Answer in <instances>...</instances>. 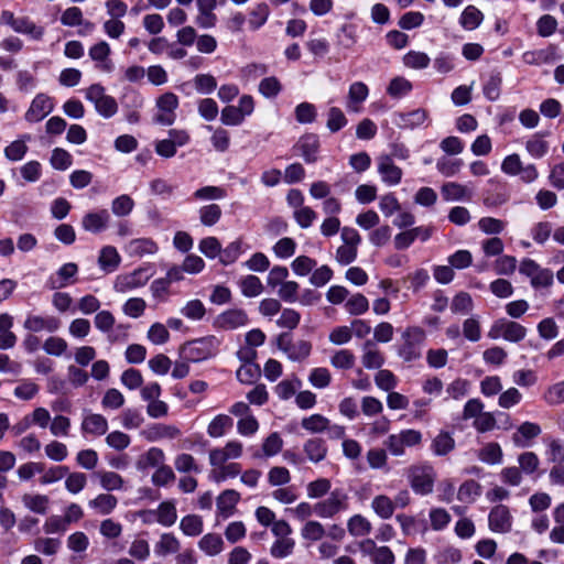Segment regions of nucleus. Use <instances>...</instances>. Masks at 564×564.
<instances>
[{
	"instance_id": "60",
	"label": "nucleus",
	"mask_w": 564,
	"mask_h": 564,
	"mask_svg": "<svg viewBox=\"0 0 564 564\" xmlns=\"http://www.w3.org/2000/svg\"><path fill=\"white\" fill-rule=\"evenodd\" d=\"M147 303L141 297H130L122 305V312L124 315L131 318H139L144 314Z\"/></svg>"
},
{
	"instance_id": "39",
	"label": "nucleus",
	"mask_w": 564,
	"mask_h": 564,
	"mask_svg": "<svg viewBox=\"0 0 564 564\" xmlns=\"http://www.w3.org/2000/svg\"><path fill=\"white\" fill-rule=\"evenodd\" d=\"M199 547L207 555L214 556L223 551L224 541L217 533H207L199 541Z\"/></svg>"
},
{
	"instance_id": "55",
	"label": "nucleus",
	"mask_w": 564,
	"mask_h": 564,
	"mask_svg": "<svg viewBox=\"0 0 564 564\" xmlns=\"http://www.w3.org/2000/svg\"><path fill=\"white\" fill-rule=\"evenodd\" d=\"M412 90V84L404 77L398 76L391 79L387 93L392 98H401Z\"/></svg>"
},
{
	"instance_id": "23",
	"label": "nucleus",
	"mask_w": 564,
	"mask_h": 564,
	"mask_svg": "<svg viewBox=\"0 0 564 564\" xmlns=\"http://www.w3.org/2000/svg\"><path fill=\"white\" fill-rule=\"evenodd\" d=\"M165 455L164 452L161 448L158 447H151L148 449L144 454H142L137 463L135 466L138 470H147L149 468H159L164 464Z\"/></svg>"
},
{
	"instance_id": "49",
	"label": "nucleus",
	"mask_w": 564,
	"mask_h": 564,
	"mask_svg": "<svg viewBox=\"0 0 564 564\" xmlns=\"http://www.w3.org/2000/svg\"><path fill=\"white\" fill-rule=\"evenodd\" d=\"M133 208L134 200L127 194H122L111 202V212L117 217L130 215Z\"/></svg>"
},
{
	"instance_id": "63",
	"label": "nucleus",
	"mask_w": 564,
	"mask_h": 564,
	"mask_svg": "<svg viewBox=\"0 0 564 564\" xmlns=\"http://www.w3.org/2000/svg\"><path fill=\"white\" fill-rule=\"evenodd\" d=\"M356 42V28L352 24L341 25L337 33V44L344 48H351Z\"/></svg>"
},
{
	"instance_id": "58",
	"label": "nucleus",
	"mask_w": 564,
	"mask_h": 564,
	"mask_svg": "<svg viewBox=\"0 0 564 564\" xmlns=\"http://www.w3.org/2000/svg\"><path fill=\"white\" fill-rule=\"evenodd\" d=\"M181 313L188 319L200 321L206 314V308L200 300H191L182 307Z\"/></svg>"
},
{
	"instance_id": "28",
	"label": "nucleus",
	"mask_w": 564,
	"mask_h": 564,
	"mask_svg": "<svg viewBox=\"0 0 564 564\" xmlns=\"http://www.w3.org/2000/svg\"><path fill=\"white\" fill-rule=\"evenodd\" d=\"M511 522L510 511L503 505L496 506L489 513L490 529H508L511 527Z\"/></svg>"
},
{
	"instance_id": "48",
	"label": "nucleus",
	"mask_w": 564,
	"mask_h": 564,
	"mask_svg": "<svg viewBox=\"0 0 564 564\" xmlns=\"http://www.w3.org/2000/svg\"><path fill=\"white\" fill-rule=\"evenodd\" d=\"M260 373H261V370L257 364L245 362L237 370L236 376H237V379L242 384H252L260 377Z\"/></svg>"
},
{
	"instance_id": "1",
	"label": "nucleus",
	"mask_w": 564,
	"mask_h": 564,
	"mask_svg": "<svg viewBox=\"0 0 564 564\" xmlns=\"http://www.w3.org/2000/svg\"><path fill=\"white\" fill-rule=\"evenodd\" d=\"M403 343L398 355L405 361L411 362L421 357V346L425 340V332L417 326L408 327L402 334Z\"/></svg>"
},
{
	"instance_id": "24",
	"label": "nucleus",
	"mask_w": 564,
	"mask_h": 564,
	"mask_svg": "<svg viewBox=\"0 0 564 564\" xmlns=\"http://www.w3.org/2000/svg\"><path fill=\"white\" fill-rule=\"evenodd\" d=\"M145 438L150 442H155L162 438L173 440L181 435V431L175 425L167 424H153L143 432Z\"/></svg>"
},
{
	"instance_id": "12",
	"label": "nucleus",
	"mask_w": 564,
	"mask_h": 564,
	"mask_svg": "<svg viewBox=\"0 0 564 564\" xmlns=\"http://www.w3.org/2000/svg\"><path fill=\"white\" fill-rule=\"evenodd\" d=\"M347 505V496L341 490H334L329 497L315 506V512L319 517H332L345 509Z\"/></svg>"
},
{
	"instance_id": "38",
	"label": "nucleus",
	"mask_w": 564,
	"mask_h": 564,
	"mask_svg": "<svg viewBox=\"0 0 564 564\" xmlns=\"http://www.w3.org/2000/svg\"><path fill=\"white\" fill-rule=\"evenodd\" d=\"M61 23L65 26H78L85 24L91 29L93 23L84 20L83 11L78 7H69L61 15Z\"/></svg>"
},
{
	"instance_id": "7",
	"label": "nucleus",
	"mask_w": 564,
	"mask_h": 564,
	"mask_svg": "<svg viewBox=\"0 0 564 564\" xmlns=\"http://www.w3.org/2000/svg\"><path fill=\"white\" fill-rule=\"evenodd\" d=\"M86 98L95 105L98 113L105 118H110L118 111L116 99L106 95L105 88L99 84H94L87 88Z\"/></svg>"
},
{
	"instance_id": "40",
	"label": "nucleus",
	"mask_w": 564,
	"mask_h": 564,
	"mask_svg": "<svg viewBox=\"0 0 564 564\" xmlns=\"http://www.w3.org/2000/svg\"><path fill=\"white\" fill-rule=\"evenodd\" d=\"M206 129L213 132L210 137L213 148L217 152H226L230 147V133L224 128L214 129L212 126H207Z\"/></svg>"
},
{
	"instance_id": "62",
	"label": "nucleus",
	"mask_w": 564,
	"mask_h": 564,
	"mask_svg": "<svg viewBox=\"0 0 564 564\" xmlns=\"http://www.w3.org/2000/svg\"><path fill=\"white\" fill-rule=\"evenodd\" d=\"M68 348L67 341L57 336H51L44 340L43 349L47 355L59 357Z\"/></svg>"
},
{
	"instance_id": "64",
	"label": "nucleus",
	"mask_w": 564,
	"mask_h": 564,
	"mask_svg": "<svg viewBox=\"0 0 564 564\" xmlns=\"http://www.w3.org/2000/svg\"><path fill=\"white\" fill-rule=\"evenodd\" d=\"M543 399L550 405L564 403V381L550 386L544 392Z\"/></svg>"
},
{
	"instance_id": "25",
	"label": "nucleus",
	"mask_w": 564,
	"mask_h": 564,
	"mask_svg": "<svg viewBox=\"0 0 564 564\" xmlns=\"http://www.w3.org/2000/svg\"><path fill=\"white\" fill-rule=\"evenodd\" d=\"M276 535L275 542L271 546V555L275 558H284L289 556L294 549L295 542L288 534H281L284 531H273ZM290 533L291 531H285Z\"/></svg>"
},
{
	"instance_id": "14",
	"label": "nucleus",
	"mask_w": 564,
	"mask_h": 564,
	"mask_svg": "<svg viewBox=\"0 0 564 564\" xmlns=\"http://www.w3.org/2000/svg\"><path fill=\"white\" fill-rule=\"evenodd\" d=\"M242 444L238 441H230L221 448H214L209 452L212 466L224 465L229 459L239 458L242 455Z\"/></svg>"
},
{
	"instance_id": "27",
	"label": "nucleus",
	"mask_w": 564,
	"mask_h": 564,
	"mask_svg": "<svg viewBox=\"0 0 564 564\" xmlns=\"http://www.w3.org/2000/svg\"><path fill=\"white\" fill-rule=\"evenodd\" d=\"M455 448V440L447 431H441L431 443V449L436 456H445Z\"/></svg>"
},
{
	"instance_id": "10",
	"label": "nucleus",
	"mask_w": 564,
	"mask_h": 564,
	"mask_svg": "<svg viewBox=\"0 0 564 564\" xmlns=\"http://www.w3.org/2000/svg\"><path fill=\"white\" fill-rule=\"evenodd\" d=\"M159 113L154 117V122L161 126H171L176 119L175 110L178 107V98L173 93H165L156 100Z\"/></svg>"
},
{
	"instance_id": "5",
	"label": "nucleus",
	"mask_w": 564,
	"mask_h": 564,
	"mask_svg": "<svg viewBox=\"0 0 564 564\" xmlns=\"http://www.w3.org/2000/svg\"><path fill=\"white\" fill-rule=\"evenodd\" d=\"M487 335L491 339L502 337L505 340L519 343L525 337L527 328L517 322L499 318L490 326Z\"/></svg>"
},
{
	"instance_id": "36",
	"label": "nucleus",
	"mask_w": 564,
	"mask_h": 564,
	"mask_svg": "<svg viewBox=\"0 0 564 564\" xmlns=\"http://www.w3.org/2000/svg\"><path fill=\"white\" fill-rule=\"evenodd\" d=\"M399 118L400 120L398 124L401 128L414 129L416 127L422 126L425 122V120L427 119V112L424 109H415L408 113H400Z\"/></svg>"
},
{
	"instance_id": "13",
	"label": "nucleus",
	"mask_w": 564,
	"mask_h": 564,
	"mask_svg": "<svg viewBox=\"0 0 564 564\" xmlns=\"http://www.w3.org/2000/svg\"><path fill=\"white\" fill-rule=\"evenodd\" d=\"M110 219L111 217L107 209H98L85 214L80 224L85 231L99 234L109 227Z\"/></svg>"
},
{
	"instance_id": "42",
	"label": "nucleus",
	"mask_w": 564,
	"mask_h": 564,
	"mask_svg": "<svg viewBox=\"0 0 564 564\" xmlns=\"http://www.w3.org/2000/svg\"><path fill=\"white\" fill-rule=\"evenodd\" d=\"M482 13L474 6L464 9L459 23L465 30H475L482 21Z\"/></svg>"
},
{
	"instance_id": "47",
	"label": "nucleus",
	"mask_w": 564,
	"mask_h": 564,
	"mask_svg": "<svg viewBox=\"0 0 564 564\" xmlns=\"http://www.w3.org/2000/svg\"><path fill=\"white\" fill-rule=\"evenodd\" d=\"M23 505L31 511L44 514L47 510L50 499L44 495H24L22 497Z\"/></svg>"
},
{
	"instance_id": "46",
	"label": "nucleus",
	"mask_w": 564,
	"mask_h": 564,
	"mask_svg": "<svg viewBox=\"0 0 564 564\" xmlns=\"http://www.w3.org/2000/svg\"><path fill=\"white\" fill-rule=\"evenodd\" d=\"M478 458L486 464H500L502 460V449L498 443H488L479 451Z\"/></svg>"
},
{
	"instance_id": "4",
	"label": "nucleus",
	"mask_w": 564,
	"mask_h": 564,
	"mask_svg": "<svg viewBox=\"0 0 564 564\" xmlns=\"http://www.w3.org/2000/svg\"><path fill=\"white\" fill-rule=\"evenodd\" d=\"M422 433L417 430H403L400 433L391 434L383 442V445L393 456H403L406 447L420 445Z\"/></svg>"
},
{
	"instance_id": "41",
	"label": "nucleus",
	"mask_w": 564,
	"mask_h": 564,
	"mask_svg": "<svg viewBox=\"0 0 564 564\" xmlns=\"http://www.w3.org/2000/svg\"><path fill=\"white\" fill-rule=\"evenodd\" d=\"M301 386L302 381L294 376L292 379L279 382L274 388V392L281 400H289L296 393Z\"/></svg>"
},
{
	"instance_id": "18",
	"label": "nucleus",
	"mask_w": 564,
	"mask_h": 564,
	"mask_svg": "<svg viewBox=\"0 0 564 564\" xmlns=\"http://www.w3.org/2000/svg\"><path fill=\"white\" fill-rule=\"evenodd\" d=\"M78 272V267L74 262L63 264L56 272L55 276H51L47 281V285L51 290H58L73 283L70 281Z\"/></svg>"
},
{
	"instance_id": "51",
	"label": "nucleus",
	"mask_w": 564,
	"mask_h": 564,
	"mask_svg": "<svg viewBox=\"0 0 564 564\" xmlns=\"http://www.w3.org/2000/svg\"><path fill=\"white\" fill-rule=\"evenodd\" d=\"M301 425L311 433H321L329 427V420L322 414H313L302 419Z\"/></svg>"
},
{
	"instance_id": "57",
	"label": "nucleus",
	"mask_w": 564,
	"mask_h": 564,
	"mask_svg": "<svg viewBox=\"0 0 564 564\" xmlns=\"http://www.w3.org/2000/svg\"><path fill=\"white\" fill-rule=\"evenodd\" d=\"M308 382L316 389H325L332 382V375L327 368L317 367L311 370Z\"/></svg>"
},
{
	"instance_id": "56",
	"label": "nucleus",
	"mask_w": 564,
	"mask_h": 564,
	"mask_svg": "<svg viewBox=\"0 0 564 564\" xmlns=\"http://www.w3.org/2000/svg\"><path fill=\"white\" fill-rule=\"evenodd\" d=\"M345 308L350 315H361L369 310V301L365 295L357 293L346 301Z\"/></svg>"
},
{
	"instance_id": "29",
	"label": "nucleus",
	"mask_w": 564,
	"mask_h": 564,
	"mask_svg": "<svg viewBox=\"0 0 564 564\" xmlns=\"http://www.w3.org/2000/svg\"><path fill=\"white\" fill-rule=\"evenodd\" d=\"M550 144L544 140V134L534 133L525 142L527 152L534 159H541L547 154Z\"/></svg>"
},
{
	"instance_id": "16",
	"label": "nucleus",
	"mask_w": 564,
	"mask_h": 564,
	"mask_svg": "<svg viewBox=\"0 0 564 564\" xmlns=\"http://www.w3.org/2000/svg\"><path fill=\"white\" fill-rule=\"evenodd\" d=\"M378 173L388 185H398L402 178V170L397 166L390 155L378 158Z\"/></svg>"
},
{
	"instance_id": "45",
	"label": "nucleus",
	"mask_w": 564,
	"mask_h": 564,
	"mask_svg": "<svg viewBox=\"0 0 564 564\" xmlns=\"http://www.w3.org/2000/svg\"><path fill=\"white\" fill-rule=\"evenodd\" d=\"M180 543L175 539V536L171 533H164L161 536V540L156 543L154 547V553L158 556H166L169 554H174L178 551Z\"/></svg>"
},
{
	"instance_id": "6",
	"label": "nucleus",
	"mask_w": 564,
	"mask_h": 564,
	"mask_svg": "<svg viewBox=\"0 0 564 564\" xmlns=\"http://www.w3.org/2000/svg\"><path fill=\"white\" fill-rule=\"evenodd\" d=\"M147 269L138 268L131 272L118 274L113 281V291L116 293L126 294L143 288L150 280Z\"/></svg>"
},
{
	"instance_id": "35",
	"label": "nucleus",
	"mask_w": 564,
	"mask_h": 564,
	"mask_svg": "<svg viewBox=\"0 0 564 564\" xmlns=\"http://www.w3.org/2000/svg\"><path fill=\"white\" fill-rule=\"evenodd\" d=\"M442 196L445 200H460L465 197H470L469 189L459 183L447 182L441 188Z\"/></svg>"
},
{
	"instance_id": "54",
	"label": "nucleus",
	"mask_w": 564,
	"mask_h": 564,
	"mask_svg": "<svg viewBox=\"0 0 564 564\" xmlns=\"http://www.w3.org/2000/svg\"><path fill=\"white\" fill-rule=\"evenodd\" d=\"M31 139L30 135H24L22 139L15 140L11 142L4 150V154L10 161H20L23 159L28 151V147L25 144L26 141Z\"/></svg>"
},
{
	"instance_id": "21",
	"label": "nucleus",
	"mask_w": 564,
	"mask_h": 564,
	"mask_svg": "<svg viewBox=\"0 0 564 564\" xmlns=\"http://www.w3.org/2000/svg\"><path fill=\"white\" fill-rule=\"evenodd\" d=\"M120 262L121 257L115 247L106 246L101 248L98 257V264L104 272H115L119 268Z\"/></svg>"
},
{
	"instance_id": "9",
	"label": "nucleus",
	"mask_w": 564,
	"mask_h": 564,
	"mask_svg": "<svg viewBox=\"0 0 564 564\" xmlns=\"http://www.w3.org/2000/svg\"><path fill=\"white\" fill-rule=\"evenodd\" d=\"M61 327L59 318L29 312L23 321L24 330L35 334L41 332L55 333Z\"/></svg>"
},
{
	"instance_id": "33",
	"label": "nucleus",
	"mask_w": 564,
	"mask_h": 564,
	"mask_svg": "<svg viewBox=\"0 0 564 564\" xmlns=\"http://www.w3.org/2000/svg\"><path fill=\"white\" fill-rule=\"evenodd\" d=\"M13 324L14 318L12 315L9 313H0V338L6 340V344L10 349H12L18 343V337L12 332Z\"/></svg>"
},
{
	"instance_id": "19",
	"label": "nucleus",
	"mask_w": 564,
	"mask_h": 564,
	"mask_svg": "<svg viewBox=\"0 0 564 564\" xmlns=\"http://www.w3.org/2000/svg\"><path fill=\"white\" fill-rule=\"evenodd\" d=\"M295 149L300 151L305 162H315L317 160V152L319 149L318 137L313 133L303 135L295 144Z\"/></svg>"
},
{
	"instance_id": "31",
	"label": "nucleus",
	"mask_w": 564,
	"mask_h": 564,
	"mask_svg": "<svg viewBox=\"0 0 564 564\" xmlns=\"http://www.w3.org/2000/svg\"><path fill=\"white\" fill-rule=\"evenodd\" d=\"M14 32L29 35L31 39L40 41L42 40L45 30L43 26L33 22L29 17H18Z\"/></svg>"
},
{
	"instance_id": "22",
	"label": "nucleus",
	"mask_w": 564,
	"mask_h": 564,
	"mask_svg": "<svg viewBox=\"0 0 564 564\" xmlns=\"http://www.w3.org/2000/svg\"><path fill=\"white\" fill-rule=\"evenodd\" d=\"M303 451L310 462L317 464L325 459L328 448L324 440L315 437L304 443Z\"/></svg>"
},
{
	"instance_id": "34",
	"label": "nucleus",
	"mask_w": 564,
	"mask_h": 564,
	"mask_svg": "<svg viewBox=\"0 0 564 564\" xmlns=\"http://www.w3.org/2000/svg\"><path fill=\"white\" fill-rule=\"evenodd\" d=\"M240 495L232 489H227L223 491L217 498V509L218 511L228 517L231 511L235 509L237 502L239 501Z\"/></svg>"
},
{
	"instance_id": "17",
	"label": "nucleus",
	"mask_w": 564,
	"mask_h": 564,
	"mask_svg": "<svg viewBox=\"0 0 564 564\" xmlns=\"http://www.w3.org/2000/svg\"><path fill=\"white\" fill-rule=\"evenodd\" d=\"M248 316L245 311L234 308L219 314L215 324L223 329H235L246 325Z\"/></svg>"
},
{
	"instance_id": "43",
	"label": "nucleus",
	"mask_w": 564,
	"mask_h": 564,
	"mask_svg": "<svg viewBox=\"0 0 564 564\" xmlns=\"http://www.w3.org/2000/svg\"><path fill=\"white\" fill-rule=\"evenodd\" d=\"M356 357L349 349H340L330 357V365L336 369L348 370L355 365Z\"/></svg>"
},
{
	"instance_id": "20",
	"label": "nucleus",
	"mask_w": 564,
	"mask_h": 564,
	"mask_svg": "<svg viewBox=\"0 0 564 564\" xmlns=\"http://www.w3.org/2000/svg\"><path fill=\"white\" fill-rule=\"evenodd\" d=\"M361 362L367 369H380L384 364L382 352L371 340H367L362 346Z\"/></svg>"
},
{
	"instance_id": "61",
	"label": "nucleus",
	"mask_w": 564,
	"mask_h": 564,
	"mask_svg": "<svg viewBox=\"0 0 564 564\" xmlns=\"http://www.w3.org/2000/svg\"><path fill=\"white\" fill-rule=\"evenodd\" d=\"M193 82L196 91L203 95L212 94L217 88V80L210 74H198Z\"/></svg>"
},
{
	"instance_id": "32",
	"label": "nucleus",
	"mask_w": 564,
	"mask_h": 564,
	"mask_svg": "<svg viewBox=\"0 0 564 564\" xmlns=\"http://www.w3.org/2000/svg\"><path fill=\"white\" fill-rule=\"evenodd\" d=\"M232 425L234 421L229 415L218 414L208 424L207 433L210 437L218 438L224 436Z\"/></svg>"
},
{
	"instance_id": "3",
	"label": "nucleus",
	"mask_w": 564,
	"mask_h": 564,
	"mask_svg": "<svg viewBox=\"0 0 564 564\" xmlns=\"http://www.w3.org/2000/svg\"><path fill=\"white\" fill-rule=\"evenodd\" d=\"M409 479L416 494L427 495L433 491L436 471L429 464L415 465L409 469Z\"/></svg>"
},
{
	"instance_id": "52",
	"label": "nucleus",
	"mask_w": 564,
	"mask_h": 564,
	"mask_svg": "<svg viewBox=\"0 0 564 564\" xmlns=\"http://www.w3.org/2000/svg\"><path fill=\"white\" fill-rule=\"evenodd\" d=\"M241 293L247 297H254L262 293L263 285L261 280L256 275H247L241 279L240 283Z\"/></svg>"
},
{
	"instance_id": "8",
	"label": "nucleus",
	"mask_w": 564,
	"mask_h": 564,
	"mask_svg": "<svg viewBox=\"0 0 564 564\" xmlns=\"http://www.w3.org/2000/svg\"><path fill=\"white\" fill-rule=\"evenodd\" d=\"M276 346L280 350L285 352L288 358L292 361H302L306 359L312 349V345L306 340L293 343L289 333H282L278 336Z\"/></svg>"
},
{
	"instance_id": "37",
	"label": "nucleus",
	"mask_w": 564,
	"mask_h": 564,
	"mask_svg": "<svg viewBox=\"0 0 564 564\" xmlns=\"http://www.w3.org/2000/svg\"><path fill=\"white\" fill-rule=\"evenodd\" d=\"M156 513V523L163 525V527H171L176 521V508L174 502L172 501H164L162 502L158 510H155Z\"/></svg>"
},
{
	"instance_id": "2",
	"label": "nucleus",
	"mask_w": 564,
	"mask_h": 564,
	"mask_svg": "<svg viewBox=\"0 0 564 564\" xmlns=\"http://www.w3.org/2000/svg\"><path fill=\"white\" fill-rule=\"evenodd\" d=\"M217 340L215 337H204L183 345L181 352L185 360L199 362L215 355Z\"/></svg>"
},
{
	"instance_id": "11",
	"label": "nucleus",
	"mask_w": 564,
	"mask_h": 564,
	"mask_svg": "<svg viewBox=\"0 0 564 564\" xmlns=\"http://www.w3.org/2000/svg\"><path fill=\"white\" fill-rule=\"evenodd\" d=\"M54 108L53 100L45 94H37L32 100L24 118L29 122H39L52 112Z\"/></svg>"
},
{
	"instance_id": "59",
	"label": "nucleus",
	"mask_w": 564,
	"mask_h": 564,
	"mask_svg": "<svg viewBox=\"0 0 564 564\" xmlns=\"http://www.w3.org/2000/svg\"><path fill=\"white\" fill-rule=\"evenodd\" d=\"M120 421L124 429L133 430L139 429L143 424L144 417L139 410L129 408L122 411Z\"/></svg>"
},
{
	"instance_id": "53",
	"label": "nucleus",
	"mask_w": 564,
	"mask_h": 564,
	"mask_svg": "<svg viewBox=\"0 0 564 564\" xmlns=\"http://www.w3.org/2000/svg\"><path fill=\"white\" fill-rule=\"evenodd\" d=\"M221 214L223 212L219 205L209 204L200 207L199 219L204 226L210 227L219 221Z\"/></svg>"
},
{
	"instance_id": "26",
	"label": "nucleus",
	"mask_w": 564,
	"mask_h": 564,
	"mask_svg": "<svg viewBox=\"0 0 564 564\" xmlns=\"http://www.w3.org/2000/svg\"><path fill=\"white\" fill-rule=\"evenodd\" d=\"M111 53L107 42L100 41L89 48V56L93 61L100 63L98 67L104 72L112 70V63L108 59Z\"/></svg>"
},
{
	"instance_id": "15",
	"label": "nucleus",
	"mask_w": 564,
	"mask_h": 564,
	"mask_svg": "<svg viewBox=\"0 0 564 564\" xmlns=\"http://www.w3.org/2000/svg\"><path fill=\"white\" fill-rule=\"evenodd\" d=\"M80 429L84 434L101 436L108 431V421L99 413L85 412Z\"/></svg>"
},
{
	"instance_id": "30",
	"label": "nucleus",
	"mask_w": 564,
	"mask_h": 564,
	"mask_svg": "<svg viewBox=\"0 0 564 564\" xmlns=\"http://www.w3.org/2000/svg\"><path fill=\"white\" fill-rule=\"evenodd\" d=\"M369 95L367 85L362 82H355L349 86L348 90V108L359 111L358 105L362 104Z\"/></svg>"
},
{
	"instance_id": "44",
	"label": "nucleus",
	"mask_w": 564,
	"mask_h": 564,
	"mask_svg": "<svg viewBox=\"0 0 564 564\" xmlns=\"http://www.w3.org/2000/svg\"><path fill=\"white\" fill-rule=\"evenodd\" d=\"M270 15V9L267 3L257 4L249 14V28L252 31L259 30L265 24Z\"/></svg>"
},
{
	"instance_id": "50",
	"label": "nucleus",
	"mask_w": 564,
	"mask_h": 564,
	"mask_svg": "<svg viewBox=\"0 0 564 564\" xmlns=\"http://www.w3.org/2000/svg\"><path fill=\"white\" fill-rule=\"evenodd\" d=\"M431 58L426 53L419 51H409L403 56L404 66L412 69H424L429 66Z\"/></svg>"
}]
</instances>
